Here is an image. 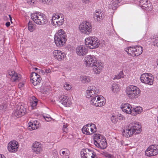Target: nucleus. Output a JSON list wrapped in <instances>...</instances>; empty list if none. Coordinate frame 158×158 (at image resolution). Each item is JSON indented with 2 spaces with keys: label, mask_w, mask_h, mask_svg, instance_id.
Instances as JSON below:
<instances>
[{
  "label": "nucleus",
  "mask_w": 158,
  "mask_h": 158,
  "mask_svg": "<svg viewBox=\"0 0 158 158\" xmlns=\"http://www.w3.org/2000/svg\"><path fill=\"white\" fill-rule=\"evenodd\" d=\"M84 64L87 67L92 66L94 64L98 63L96 58L94 55H87L85 58Z\"/></svg>",
  "instance_id": "nucleus-13"
},
{
  "label": "nucleus",
  "mask_w": 158,
  "mask_h": 158,
  "mask_svg": "<svg viewBox=\"0 0 158 158\" xmlns=\"http://www.w3.org/2000/svg\"><path fill=\"white\" fill-rule=\"evenodd\" d=\"M8 16H9V18H10V22H11V23H12V18H11V15H8Z\"/></svg>",
  "instance_id": "nucleus-56"
},
{
  "label": "nucleus",
  "mask_w": 158,
  "mask_h": 158,
  "mask_svg": "<svg viewBox=\"0 0 158 158\" xmlns=\"http://www.w3.org/2000/svg\"><path fill=\"white\" fill-rule=\"evenodd\" d=\"M83 3L85 4L88 3L90 1V0H82Z\"/></svg>",
  "instance_id": "nucleus-51"
},
{
  "label": "nucleus",
  "mask_w": 158,
  "mask_h": 158,
  "mask_svg": "<svg viewBox=\"0 0 158 158\" xmlns=\"http://www.w3.org/2000/svg\"><path fill=\"white\" fill-rule=\"evenodd\" d=\"M39 125L38 121H34L33 127H32V130L37 129L39 128Z\"/></svg>",
  "instance_id": "nucleus-39"
},
{
  "label": "nucleus",
  "mask_w": 158,
  "mask_h": 158,
  "mask_svg": "<svg viewBox=\"0 0 158 158\" xmlns=\"http://www.w3.org/2000/svg\"><path fill=\"white\" fill-rule=\"evenodd\" d=\"M17 142L15 140L10 141L8 145V149L9 152H15L18 149Z\"/></svg>",
  "instance_id": "nucleus-18"
},
{
  "label": "nucleus",
  "mask_w": 158,
  "mask_h": 158,
  "mask_svg": "<svg viewBox=\"0 0 158 158\" xmlns=\"http://www.w3.org/2000/svg\"><path fill=\"white\" fill-rule=\"evenodd\" d=\"M145 155L151 156L156 155L158 153V145H155L149 146L145 152Z\"/></svg>",
  "instance_id": "nucleus-12"
},
{
  "label": "nucleus",
  "mask_w": 158,
  "mask_h": 158,
  "mask_svg": "<svg viewBox=\"0 0 158 158\" xmlns=\"http://www.w3.org/2000/svg\"><path fill=\"white\" fill-rule=\"evenodd\" d=\"M59 13H54L52 15L51 23L52 25L56 27L58 26V18L59 17Z\"/></svg>",
  "instance_id": "nucleus-27"
},
{
  "label": "nucleus",
  "mask_w": 158,
  "mask_h": 158,
  "mask_svg": "<svg viewBox=\"0 0 158 158\" xmlns=\"http://www.w3.org/2000/svg\"><path fill=\"white\" fill-rule=\"evenodd\" d=\"M33 22L32 21H29L28 23V30L31 32H33L34 30V27H33Z\"/></svg>",
  "instance_id": "nucleus-36"
},
{
  "label": "nucleus",
  "mask_w": 158,
  "mask_h": 158,
  "mask_svg": "<svg viewBox=\"0 0 158 158\" xmlns=\"http://www.w3.org/2000/svg\"><path fill=\"white\" fill-rule=\"evenodd\" d=\"M121 108L123 112L129 114L132 113L131 105L128 103H124L122 104Z\"/></svg>",
  "instance_id": "nucleus-24"
},
{
  "label": "nucleus",
  "mask_w": 158,
  "mask_h": 158,
  "mask_svg": "<svg viewBox=\"0 0 158 158\" xmlns=\"http://www.w3.org/2000/svg\"><path fill=\"white\" fill-rule=\"evenodd\" d=\"M85 45L90 49L97 48L100 44V41L95 36L89 37L85 39Z\"/></svg>",
  "instance_id": "nucleus-6"
},
{
  "label": "nucleus",
  "mask_w": 158,
  "mask_h": 158,
  "mask_svg": "<svg viewBox=\"0 0 158 158\" xmlns=\"http://www.w3.org/2000/svg\"><path fill=\"white\" fill-rule=\"evenodd\" d=\"M53 55L55 59L59 60H63L66 56L65 53L59 50L54 51L53 52Z\"/></svg>",
  "instance_id": "nucleus-19"
},
{
  "label": "nucleus",
  "mask_w": 158,
  "mask_h": 158,
  "mask_svg": "<svg viewBox=\"0 0 158 158\" xmlns=\"http://www.w3.org/2000/svg\"><path fill=\"white\" fill-rule=\"evenodd\" d=\"M111 120L112 122L114 123H116L118 121V119L114 116H112L111 117Z\"/></svg>",
  "instance_id": "nucleus-44"
},
{
  "label": "nucleus",
  "mask_w": 158,
  "mask_h": 158,
  "mask_svg": "<svg viewBox=\"0 0 158 158\" xmlns=\"http://www.w3.org/2000/svg\"><path fill=\"white\" fill-rule=\"evenodd\" d=\"M59 17L58 18V26H60L63 24L64 22V16L63 14L59 13Z\"/></svg>",
  "instance_id": "nucleus-32"
},
{
  "label": "nucleus",
  "mask_w": 158,
  "mask_h": 158,
  "mask_svg": "<svg viewBox=\"0 0 158 158\" xmlns=\"http://www.w3.org/2000/svg\"><path fill=\"white\" fill-rule=\"evenodd\" d=\"M64 87L67 90H70L71 89V86L67 83H66L64 85Z\"/></svg>",
  "instance_id": "nucleus-45"
},
{
  "label": "nucleus",
  "mask_w": 158,
  "mask_h": 158,
  "mask_svg": "<svg viewBox=\"0 0 158 158\" xmlns=\"http://www.w3.org/2000/svg\"><path fill=\"white\" fill-rule=\"evenodd\" d=\"M0 158H5V156L3 155L2 154H0Z\"/></svg>",
  "instance_id": "nucleus-57"
},
{
  "label": "nucleus",
  "mask_w": 158,
  "mask_h": 158,
  "mask_svg": "<svg viewBox=\"0 0 158 158\" xmlns=\"http://www.w3.org/2000/svg\"><path fill=\"white\" fill-rule=\"evenodd\" d=\"M39 1L44 4H49L51 3L52 0H39Z\"/></svg>",
  "instance_id": "nucleus-41"
},
{
  "label": "nucleus",
  "mask_w": 158,
  "mask_h": 158,
  "mask_svg": "<svg viewBox=\"0 0 158 158\" xmlns=\"http://www.w3.org/2000/svg\"><path fill=\"white\" fill-rule=\"evenodd\" d=\"M106 157H107L108 158H111V155L110 154H107L106 156Z\"/></svg>",
  "instance_id": "nucleus-55"
},
{
  "label": "nucleus",
  "mask_w": 158,
  "mask_h": 158,
  "mask_svg": "<svg viewBox=\"0 0 158 158\" xmlns=\"http://www.w3.org/2000/svg\"><path fill=\"white\" fill-rule=\"evenodd\" d=\"M10 25V22H7L6 23V27H9Z\"/></svg>",
  "instance_id": "nucleus-52"
},
{
  "label": "nucleus",
  "mask_w": 158,
  "mask_h": 158,
  "mask_svg": "<svg viewBox=\"0 0 158 158\" xmlns=\"http://www.w3.org/2000/svg\"><path fill=\"white\" fill-rule=\"evenodd\" d=\"M121 0H112V8L113 10L116 9L118 6V3L121 2Z\"/></svg>",
  "instance_id": "nucleus-33"
},
{
  "label": "nucleus",
  "mask_w": 158,
  "mask_h": 158,
  "mask_svg": "<svg viewBox=\"0 0 158 158\" xmlns=\"http://www.w3.org/2000/svg\"><path fill=\"white\" fill-rule=\"evenodd\" d=\"M99 89L95 86H89L86 91V97L89 98L90 97L92 98L95 96H98L97 95L99 94Z\"/></svg>",
  "instance_id": "nucleus-11"
},
{
  "label": "nucleus",
  "mask_w": 158,
  "mask_h": 158,
  "mask_svg": "<svg viewBox=\"0 0 158 158\" xmlns=\"http://www.w3.org/2000/svg\"><path fill=\"white\" fill-rule=\"evenodd\" d=\"M76 50L77 54L80 56H84L87 52V49L83 46H77Z\"/></svg>",
  "instance_id": "nucleus-21"
},
{
  "label": "nucleus",
  "mask_w": 158,
  "mask_h": 158,
  "mask_svg": "<svg viewBox=\"0 0 158 158\" xmlns=\"http://www.w3.org/2000/svg\"><path fill=\"white\" fill-rule=\"evenodd\" d=\"M60 153L61 156L64 155L66 158H69L70 153L69 151L66 148L62 149L60 150Z\"/></svg>",
  "instance_id": "nucleus-30"
},
{
  "label": "nucleus",
  "mask_w": 158,
  "mask_h": 158,
  "mask_svg": "<svg viewBox=\"0 0 158 158\" xmlns=\"http://www.w3.org/2000/svg\"><path fill=\"white\" fill-rule=\"evenodd\" d=\"M90 102L91 104L96 107H101L105 104L103 97L101 98L98 95L92 98Z\"/></svg>",
  "instance_id": "nucleus-8"
},
{
  "label": "nucleus",
  "mask_w": 158,
  "mask_h": 158,
  "mask_svg": "<svg viewBox=\"0 0 158 158\" xmlns=\"http://www.w3.org/2000/svg\"><path fill=\"white\" fill-rule=\"evenodd\" d=\"M80 79L83 83H87L90 81V77L85 76L81 77Z\"/></svg>",
  "instance_id": "nucleus-35"
},
{
  "label": "nucleus",
  "mask_w": 158,
  "mask_h": 158,
  "mask_svg": "<svg viewBox=\"0 0 158 158\" xmlns=\"http://www.w3.org/2000/svg\"><path fill=\"white\" fill-rule=\"evenodd\" d=\"M32 99L33 100V101H32L31 102V106L32 107L34 108L37 105V101L35 97H33Z\"/></svg>",
  "instance_id": "nucleus-38"
},
{
  "label": "nucleus",
  "mask_w": 158,
  "mask_h": 158,
  "mask_svg": "<svg viewBox=\"0 0 158 158\" xmlns=\"http://www.w3.org/2000/svg\"><path fill=\"white\" fill-rule=\"evenodd\" d=\"M42 71V70H40V71Z\"/></svg>",
  "instance_id": "nucleus-60"
},
{
  "label": "nucleus",
  "mask_w": 158,
  "mask_h": 158,
  "mask_svg": "<svg viewBox=\"0 0 158 158\" xmlns=\"http://www.w3.org/2000/svg\"><path fill=\"white\" fill-rule=\"evenodd\" d=\"M92 28L91 23L87 21L82 22L79 25V29L81 32L87 35H89L92 32Z\"/></svg>",
  "instance_id": "nucleus-7"
},
{
  "label": "nucleus",
  "mask_w": 158,
  "mask_h": 158,
  "mask_svg": "<svg viewBox=\"0 0 158 158\" xmlns=\"http://www.w3.org/2000/svg\"><path fill=\"white\" fill-rule=\"evenodd\" d=\"M94 152L89 149L86 148L82 149L81 152V158H90L91 156L93 155Z\"/></svg>",
  "instance_id": "nucleus-20"
},
{
  "label": "nucleus",
  "mask_w": 158,
  "mask_h": 158,
  "mask_svg": "<svg viewBox=\"0 0 158 158\" xmlns=\"http://www.w3.org/2000/svg\"><path fill=\"white\" fill-rule=\"evenodd\" d=\"M66 38V35L63 30H59L55 34L54 38L56 46L59 47L63 46L65 42Z\"/></svg>",
  "instance_id": "nucleus-2"
},
{
  "label": "nucleus",
  "mask_w": 158,
  "mask_h": 158,
  "mask_svg": "<svg viewBox=\"0 0 158 158\" xmlns=\"http://www.w3.org/2000/svg\"><path fill=\"white\" fill-rule=\"evenodd\" d=\"M85 45L90 49L97 48L100 44V41L95 36L89 37L85 39Z\"/></svg>",
  "instance_id": "nucleus-5"
},
{
  "label": "nucleus",
  "mask_w": 158,
  "mask_h": 158,
  "mask_svg": "<svg viewBox=\"0 0 158 158\" xmlns=\"http://www.w3.org/2000/svg\"><path fill=\"white\" fill-rule=\"evenodd\" d=\"M94 135V137L95 139L94 140H96V141H98V140L99 139H101L102 138V136L100 134H95Z\"/></svg>",
  "instance_id": "nucleus-42"
},
{
  "label": "nucleus",
  "mask_w": 158,
  "mask_h": 158,
  "mask_svg": "<svg viewBox=\"0 0 158 158\" xmlns=\"http://www.w3.org/2000/svg\"><path fill=\"white\" fill-rule=\"evenodd\" d=\"M90 67L93 68V71L94 73L96 74H99L102 69V66L99 63H96L92 66Z\"/></svg>",
  "instance_id": "nucleus-26"
},
{
  "label": "nucleus",
  "mask_w": 158,
  "mask_h": 158,
  "mask_svg": "<svg viewBox=\"0 0 158 158\" xmlns=\"http://www.w3.org/2000/svg\"><path fill=\"white\" fill-rule=\"evenodd\" d=\"M26 109L22 105H19L15 111L14 114L17 117L19 118L25 114L26 112Z\"/></svg>",
  "instance_id": "nucleus-15"
},
{
  "label": "nucleus",
  "mask_w": 158,
  "mask_h": 158,
  "mask_svg": "<svg viewBox=\"0 0 158 158\" xmlns=\"http://www.w3.org/2000/svg\"><path fill=\"white\" fill-rule=\"evenodd\" d=\"M33 123L34 122H30L28 123V128L29 130H30L31 131L32 130V127H33Z\"/></svg>",
  "instance_id": "nucleus-46"
},
{
  "label": "nucleus",
  "mask_w": 158,
  "mask_h": 158,
  "mask_svg": "<svg viewBox=\"0 0 158 158\" xmlns=\"http://www.w3.org/2000/svg\"><path fill=\"white\" fill-rule=\"evenodd\" d=\"M134 49V47H129L126 48V51L129 54L133 55Z\"/></svg>",
  "instance_id": "nucleus-37"
},
{
  "label": "nucleus",
  "mask_w": 158,
  "mask_h": 158,
  "mask_svg": "<svg viewBox=\"0 0 158 158\" xmlns=\"http://www.w3.org/2000/svg\"><path fill=\"white\" fill-rule=\"evenodd\" d=\"M31 82L34 85H38L41 83L42 79L37 73L33 72L31 74Z\"/></svg>",
  "instance_id": "nucleus-14"
},
{
  "label": "nucleus",
  "mask_w": 158,
  "mask_h": 158,
  "mask_svg": "<svg viewBox=\"0 0 158 158\" xmlns=\"http://www.w3.org/2000/svg\"><path fill=\"white\" fill-rule=\"evenodd\" d=\"M123 75V72H120L119 74L116 76L113 79H118L121 78V77H123L122 75Z\"/></svg>",
  "instance_id": "nucleus-43"
},
{
  "label": "nucleus",
  "mask_w": 158,
  "mask_h": 158,
  "mask_svg": "<svg viewBox=\"0 0 158 158\" xmlns=\"http://www.w3.org/2000/svg\"><path fill=\"white\" fill-rule=\"evenodd\" d=\"M140 93V89L137 86L133 85L128 86L126 90V95L131 99L138 97L139 96Z\"/></svg>",
  "instance_id": "nucleus-4"
},
{
  "label": "nucleus",
  "mask_w": 158,
  "mask_h": 158,
  "mask_svg": "<svg viewBox=\"0 0 158 158\" xmlns=\"http://www.w3.org/2000/svg\"><path fill=\"white\" fill-rule=\"evenodd\" d=\"M142 111V108L140 106H137L136 108H133L132 110V113L134 112L135 113L134 115H135L137 114H139Z\"/></svg>",
  "instance_id": "nucleus-34"
},
{
  "label": "nucleus",
  "mask_w": 158,
  "mask_h": 158,
  "mask_svg": "<svg viewBox=\"0 0 158 158\" xmlns=\"http://www.w3.org/2000/svg\"><path fill=\"white\" fill-rule=\"evenodd\" d=\"M59 101L66 107H69L71 103L69 97L63 95H60L59 97Z\"/></svg>",
  "instance_id": "nucleus-17"
},
{
  "label": "nucleus",
  "mask_w": 158,
  "mask_h": 158,
  "mask_svg": "<svg viewBox=\"0 0 158 158\" xmlns=\"http://www.w3.org/2000/svg\"><path fill=\"white\" fill-rule=\"evenodd\" d=\"M45 72L46 73H50L51 72V70L49 68L46 69H45Z\"/></svg>",
  "instance_id": "nucleus-49"
},
{
  "label": "nucleus",
  "mask_w": 158,
  "mask_h": 158,
  "mask_svg": "<svg viewBox=\"0 0 158 158\" xmlns=\"http://www.w3.org/2000/svg\"><path fill=\"white\" fill-rule=\"evenodd\" d=\"M141 127L139 122H134L130 123L127 129H125L123 132V135L126 137H128L133 134L139 133L141 131Z\"/></svg>",
  "instance_id": "nucleus-1"
},
{
  "label": "nucleus",
  "mask_w": 158,
  "mask_h": 158,
  "mask_svg": "<svg viewBox=\"0 0 158 158\" xmlns=\"http://www.w3.org/2000/svg\"><path fill=\"white\" fill-rule=\"evenodd\" d=\"M35 70H38V69H37V68H35Z\"/></svg>",
  "instance_id": "nucleus-59"
},
{
  "label": "nucleus",
  "mask_w": 158,
  "mask_h": 158,
  "mask_svg": "<svg viewBox=\"0 0 158 158\" xmlns=\"http://www.w3.org/2000/svg\"><path fill=\"white\" fill-rule=\"evenodd\" d=\"M67 124L64 125L63 127V132L65 133L68 132V128H67Z\"/></svg>",
  "instance_id": "nucleus-47"
},
{
  "label": "nucleus",
  "mask_w": 158,
  "mask_h": 158,
  "mask_svg": "<svg viewBox=\"0 0 158 158\" xmlns=\"http://www.w3.org/2000/svg\"><path fill=\"white\" fill-rule=\"evenodd\" d=\"M154 46L158 47V40H155L154 41Z\"/></svg>",
  "instance_id": "nucleus-48"
},
{
  "label": "nucleus",
  "mask_w": 158,
  "mask_h": 158,
  "mask_svg": "<svg viewBox=\"0 0 158 158\" xmlns=\"http://www.w3.org/2000/svg\"><path fill=\"white\" fill-rule=\"evenodd\" d=\"M32 19L36 24L43 25L48 22L47 19L45 15L41 13H35L31 14Z\"/></svg>",
  "instance_id": "nucleus-3"
},
{
  "label": "nucleus",
  "mask_w": 158,
  "mask_h": 158,
  "mask_svg": "<svg viewBox=\"0 0 158 158\" xmlns=\"http://www.w3.org/2000/svg\"><path fill=\"white\" fill-rule=\"evenodd\" d=\"M97 130L96 126L94 124H88L84 126L82 129L83 133L87 135H91Z\"/></svg>",
  "instance_id": "nucleus-9"
},
{
  "label": "nucleus",
  "mask_w": 158,
  "mask_h": 158,
  "mask_svg": "<svg viewBox=\"0 0 158 158\" xmlns=\"http://www.w3.org/2000/svg\"><path fill=\"white\" fill-rule=\"evenodd\" d=\"M23 84L22 83H20L19 84V88H20L21 87H23Z\"/></svg>",
  "instance_id": "nucleus-53"
},
{
  "label": "nucleus",
  "mask_w": 158,
  "mask_h": 158,
  "mask_svg": "<svg viewBox=\"0 0 158 158\" xmlns=\"http://www.w3.org/2000/svg\"><path fill=\"white\" fill-rule=\"evenodd\" d=\"M140 80L143 83L151 85L153 84L154 77L150 73H143L141 76Z\"/></svg>",
  "instance_id": "nucleus-10"
},
{
  "label": "nucleus",
  "mask_w": 158,
  "mask_h": 158,
  "mask_svg": "<svg viewBox=\"0 0 158 158\" xmlns=\"http://www.w3.org/2000/svg\"><path fill=\"white\" fill-rule=\"evenodd\" d=\"M139 3L140 6L143 9L148 10H151L152 9L151 4L147 0H141Z\"/></svg>",
  "instance_id": "nucleus-22"
},
{
  "label": "nucleus",
  "mask_w": 158,
  "mask_h": 158,
  "mask_svg": "<svg viewBox=\"0 0 158 158\" xmlns=\"http://www.w3.org/2000/svg\"><path fill=\"white\" fill-rule=\"evenodd\" d=\"M94 143L97 147L101 149L106 148L107 146V142L105 138H103L101 139H99L98 141L95 140Z\"/></svg>",
  "instance_id": "nucleus-16"
},
{
  "label": "nucleus",
  "mask_w": 158,
  "mask_h": 158,
  "mask_svg": "<svg viewBox=\"0 0 158 158\" xmlns=\"http://www.w3.org/2000/svg\"><path fill=\"white\" fill-rule=\"evenodd\" d=\"M9 74L11 77L12 80L14 81H18L21 79L20 75L18 76L17 73L13 70L9 72Z\"/></svg>",
  "instance_id": "nucleus-25"
},
{
  "label": "nucleus",
  "mask_w": 158,
  "mask_h": 158,
  "mask_svg": "<svg viewBox=\"0 0 158 158\" xmlns=\"http://www.w3.org/2000/svg\"><path fill=\"white\" fill-rule=\"evenodd\" d=\"M111 89L114 93H117L120 89L119 85L114 83L112 85Z\"/></svg>",
  "instance_id": "nucleus-31"
},
{
  "label": "nucleus",
  "mask_w": 158,
  "mask_h": 158,
  "mask_svg": "<svg viewBox=\"0 0 158 158\" xmlns=\"http://www.w3.org/2000/svg\"><path fill=\"white\" fill-rule=\"evenodd\" d=\"M32 149L34 152H35L37 154L40 153L42 150L40 143L36 142L33 143L32 146Z\"/></svg>",
  "instance_id": "nucleus-23"
},
{
  "label": "nucleus",
  "mask_w": 158,
  "mask_h": 158,
  "mask_svg": "<svg viewBox=\"0 0 158 158\" xmlns=\"http://www.w3.org/2000/svg\"><path fill=\"white\" fill-rule=\"evenodd\" d=\"M103 14L100 11H96L94 15V20L98 22H100L102 19Z\"/></svg>",
  "instance_id": "nucleus-29"
},
{
  "label": "nucleus",
  "mask_w": 158,
  "mask_h": 158,
  "mask_svg": "<svg viewBox=\"0 0 158 158\" xmlns=\"http://www.w3.org/2000/svg\"><path fill=\"white\" fill-rule=\"evenodd\" d=\"M4 108V106L3 105H1L0 106V110H5L4 109H3V108Z\"/></svg>",
  "instance_id": "nucleus-54"
},
{
  "label": "nucleus",
  "mask_w": 158,
  "mask_h": 158,
  "mask_svg": "<svg viewBox=\"0 0 158 158\" xmlns=\"http://www.w3.org/2000/svg\"><path fill=\"white\" fill-rule=\"evenodd\" d=\"M134 49L133 55L137 56L142 54L143 48L140 46H136L134 47Z\"/></svg>",
  "instance_id": "nucleus-28"
},
{
  "label": "nucleus",
  "mask_w": 158,
  "mask_h": 158,
  "mask_svg": "<svg viewBox=\"0 0 158 158\" xmlns=\"http://www.w3.org/2000/svg\"><path fill=\"white\" fill-rule=\"evenodd\" d=\"M27 1L28 3L30 4H31L32 2L31 0H27Z\"/></svg>",
  "instance_id": "nucleus-58"
},
{
  "label": "nucleus",
  "mask_w": 158,
  "mask_h": 158,
  "mask_svg": "<svg viewBox=\"0 0 158 158\" xmlns=\"http://www.w3.org/2000/svg\"><path fill=\"white\" fill-rule=\"evenodd\" d=\"M90 158H98L95 152H94V153H93V155L92 156H91V157Z\"/></svg>",
  "instance_id": "nucleus-50"
},
{
  "label": "nucleus",
  "mask_w": 158,
  "mask_h": 158,
  "mask_svg": "<svg viewBox=\"0 0 158 158\" xmlns=\"http://www.w3.org/2000/svg\"><path fill=\"white\" fill-rule=\"evenodd\" d=\"M43 117L45 119V120L47 122L50 121L52 119V118L49 115L46 114L45 115H44Z\"/></svg>",
  "instance_id": "nucleus-40"
}]
</instances>
